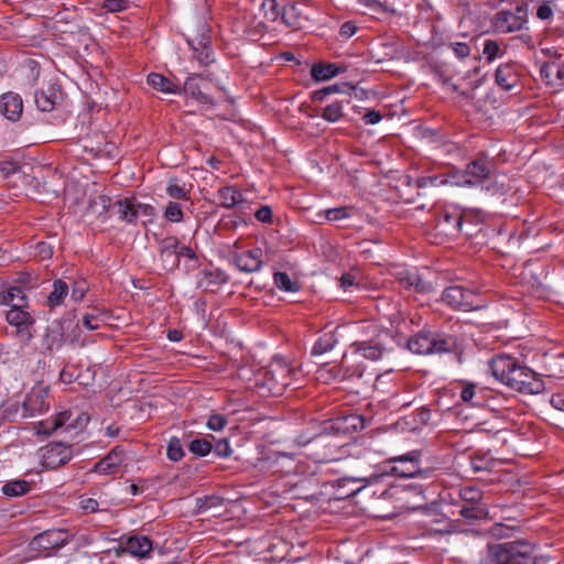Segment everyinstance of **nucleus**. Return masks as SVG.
<instances>
[{"instance_id": "obj_27", "label": "nucleus", "mask_w": 564, "mask_h": 564, "mask_svg": "<svg viewBox=\"0 0 564 564\" xmlns=\"http://www.w3.org/2000/svg\"><path fill=\"white\" fill-rule=\"evenodd\" d=\"M69 294L68 284L58 279L53 282V290L47 296L46 304L51 310L61 306Z\"/></svg>"}, {"instance_id": "obj_18", "label": "nucleus", "mask_w": 564, "mask_h": 564, "mask_svg": "<svg viewBox=\"0 0 564 564\" xmlns=\"http://www.w3.org/2000/svg\"><path fill=\"white\" fill-rule=\"evenodd\" d=\"M187 43L193 48L196 59L202 65H208L214 62V53L210 46L209 35L202 33L193 39H188Z\"/></svg>"}, {"instance_id": "obj_11", "label": "nucleus", "mask_w": 564, "mask_h": 564, "mask_svg": "<svg viewBox=\"0 0 564 564\" xmlns=\"http://www.w3.org/2000/svg\"><path fill=\"white\" fill-rule=\"evenodd\" d=\"M475 293L470 290H466L459 285L447 288L442 293V300L449 306L470 311L476 307Z\"/></svg>"}, {"instance_id": "obj_55", "label": "nucleus", "mask_w": 564, "mask_h": 564, "mask_svg": "<svg viewBox=\"0 0 564 564\" xmlns=\"http://www.w3.org/2000/svg\"><path fill=\"white\" fill-rule=\"evenodd\" d=\"M80 509L86 513H94L98 511L99 503L94 498H82L79 502Z\"/></svg>"}, {"instance_id": "obj_14", "label": "nucleus", "mask_w": 564, "mask_h": 564, "mask_svg": "<svg viewBox=\"0 0 564 564\" xmlns=\"http://www.w3.org/2000/svg\"><path fill=\"white\" fill-rule=\"evenodd\" d=\"M427 347L425 355L455 354L458 349L457 339L447 334H433L431 337L425 335Z\"/></svg>"}, {"instance_id": "obj_7", "label": "nucleus", "mask_w": 564, "mask_h": 564, "mask_svg": "<svg viewBox=\"0 0 564 564\" xmlns=\"http://www.w3.org/2000/svg\"><path fill=\"white\" fill-rule=\"evenodd\" d=\"M68 541L64 530H47L36 535L32 542V549L43 556H48L53 551L63 547Z\"/></svg>"}, {"instance_id": "obj_52", "label": "nucleus", "mask_w": 564, "mask_h": 564, "mask_svg": "<svg viewBox=\"0 0 564 564\" xmlns=\"http://www.w3.org/2000/svg\"><path fill=\"white\" fill-rule=\"evenodd\" d=\"M449 47L459 58H466L470 54V46L465 42H453Z\"/></svg>"}, {"instance_id": "obj_30", "label": "nucleus", "mask_w": 564, "mask_h": 564, "mask_svg": "<svg viewBox=\"0 0 564 564\" xmlns=\"http://www.w3.org/2000/svg\"><path fill=\"white\" fill-rule=\"evenodd\" d=\"M116 214L121 221L132 224L135 221V199L124 198L119 199L113 205Z\"/></svg>"}, {"instance_id": "obj_51", "label": "nucleus", "mask_w": 564, "mask_h": 564, "mask_svg": "<svg viewBox=\"0 0 564 564\" xmlns=\"http://www.w3.org/2000/svg\"><path fill=\"white\" fill-rule=\"evenodd\" d=\"M460 497L469 502H478L480 501L482 494L477 488L466 487L460 490Z\"/></svg>"}, {"instance_id": "obj_40", "label": "nucleus", "mask_w": 564, "mask_h": 564, "mask_svg": "<svg viewBox=\"0 0 564 564\" xmlns=\"http://www.w3.org/2000/svg\"><path fill=\"white\" fill-rule=\"evenodd\" d=\"M322 118L328 122H337L343 117V105L339 101H335L327 105L322 113Z\"/></svg>"}, {"instance_id": "obj_43", "label": "nucleus", "mask_w": 564, "mask_h": 564, "mask_svg": "<svg viewBox=\"0 0 564 564\" xmlns=\"http://www.w3.org/2000/svg\"><path fill=\"white\" fill-rule=\"evenodd\" d=\"M460 399L465 403H469L475 406H478L481 404V401L476 399V386L470 382H467L463 386L462 391H460Z\"/></svg>"}, {"instance_id": "obj_44", "label": "nucleus", "mask_w": 564, "mask_h": 564, "mask_svg": "<svg viewBox=\"0 0 564 564\" xmlns=\"http://www.w3.org/2000/svg\"><path fill=\"white\" fill-rule=\"evenodd\" d=\"M167 457L173 462H178L184 456V451L178 438H171L166 449Z\"/></svg>"}, {"instance_id": "obj_63", "label": "nucleus", "mask_w": 564, "mask_h": 564, "mask_svg": "<svg viewBox=\"0 0 564 564\" xmlns=\"http://www.w3.org/2000/svg\"><path fill=\"white\" fill-rule=\"evenodd\" d=\"M420 340H421V335L419 333L408 341V348L414 354H421L422 345H421Z\"/></svg>"}, {"instance_id": "obj_24", "label": "nucleus", "mask_w": 564, "mask_h": 564, "mask_svg": "<svg viewBox=\"0 0 564 564\" xmlns=\"http://www.w3.org/2000/svg\"><path fill=\"white\" fill-rule=\"evenodd\" d=\"M306 20L307 18L304 17L301 6L291 3L283 7L282 21L285 25L301 29Z\"/></svg>"}, {"instance_id": "obj_39", "label": "nucleus", "mask_w": 564, "mask_h": 564, "mask_svg": "<svg viewBox=\"0 0 564 564\" xmlns=\"http://www.w3.org/2000/svg\"><path fill=\"white\" fill-rule=\"evenodd\" d=\"M425 518H430L429 524L432 522L442 524L436 528H433V527L427 528V522L425 521V532L427 531L429 534L448 532V528H449L448 521L445 518L437 519L433 509L425 508Z\"/></svg>"}, {"instance_id": "obj_33", "label": "nucleus", "mask_w": 564, "mask_h": 564, "mask_svg": "<svg viewBox=\"0 0 564 564\" xmlns=\"http://www.w3.org/2000/svg\"><path fill=\"white\" fill-rule=\"evenodd\" d=\"M354 347L355 354H359L370 360L380 359L383 352V348L379 344H373L371 341L356 343Z\"/></svg>"}, {"instance_id": "obj_64", "label": "nucleus", "mask_w": 564, "mask_h": 564, "mask_svg": "<svg viewBox=\"0 0 564 564\" xmlns=\"http://www.w3.org/2000/svg\"><path fill=\"white\" fill-rule=\"evenodd\" d=\"M550 403H551V405H552L554 409H556V410H560V411H563V412H564V394H562V393L553 394V395L551 397Z\"/></svg>"}, {"instance_id": "obj_45", "label": "nucleus", "mask_w": 564, "mask_h": 564, "mask_svg": "<svg viewBox=\"0 0 564 564\" xmlns=\"http://www.w3.org/2000/svg\"><path fill=\"white\" fill-rule=\"evenodd\" d=\"M189 449L196 455L206 456L212 452V444L204 438H197L191 442Z\"/></svg>"}, {"instance_id": "obj_49", "label": "nucleus", "mask_w": 564, "mask_h": 564, "mask_svg": "<svg viewBox=\"0 0 564 564\" xmlns=\"http://www.w3.org/2000/svg\"><path fill=\"white\" fill-rule=\"evenodd\" d=\"M426 142L432 145V151H437L445 145L444 140L437 135L436 131L430 129H425V143Z\"/></svg>"}, {"instance_id": "obj_59", "label": "nucleus", "mask_w": 564, "mask_h": 564, "mask_svg": "<svg viewBox=\"0 0 564 564\" xmlns=\"http://www.w3.org/2000/svg\"><path fill=\"white\" fill-rule=\"evenodd\" d=\"M482 511L479 507L462 508L460 514L466 519H479L482 516Z\"/></svg>"}, {"instance_id": "obj_41", "label": "nucleus", "mask_w": 564, "mask_h": 564, "mask_svg": "<svg viewBox=\"0 0 564 564\" xmlns=\"http://www.w3.org/2000/svg\"><path fill=\"white\" fill-rule=\"evenodd\" d=\"M261 7L267 20L274 22L279 17L282 18V11L276 0H264Z\"/></svg>"}, {"instance_id": "obj_54", "label": "nucleus", "mask_w": 564, "mask_h": 564, "mask_svg": "<svg viewBox=\"0 0 564 564\" xmlns=\"http://www.w3.org/2000/svg\"><path fill=\"white\" fill-rule=\"evenodd\" d=\"M214 453L219 457H229L232 453L229 442L224 438L220 440L214 447Z\"/></svg>"}, {"instance_id": "obj_9", "label": "nucleus", "mask_w": 564, "mask_h": 564, "mask_svg": "<svg viewBox=\"0 0 564 564\" xmlns=\"http://www.w3.org/2000/svg\"><path fill=\"white\" fill-rule=\"evenodd\" d=\"M527 24V12L518 7L516 11H501L495 15L494 26L500 33L520 31Z\"/></svg>"}, {"instance_id": "obj_16", "label": "nucleus", "mask_w": 564, "mask_h": 564, "mask_svg": "<svg viewBox=\"0 0 564 564\" xmlns=\"http://www.w3.org/2000/svg\"><path fill=\"white\" fill-rule=\"evenodd\" d=\"M0 112L10 121H18L23 112V100L19 94L9 91L0 97Z\"/></svg>"}, {"instance_id": "obj_58", "label": "nucleus", "mask_w": 564, "mask_h": 564, "mask_svg": "<svg viewBox=\"0 0 564 564\" xmlns=\"http://www.w3.org/2000/svg\"><path fill=\"white\" fill-rule=\"evenodd\" d=\"M254 216L259 221L271 223L272 210L269 206H262L256 212Z\"/></svg>"}, {"instance_id": "obj_3", "label": "nucleus", "mask_w": 564, "mask_h": 564, "mask_svg": "<svg viewBox=\"0 0 564 564\" xmlns=\"http://www.w3.org/2000/svg\"><path fill=\"white\" fill-rule=\"evenodd\" d=\"M386 464L391 465L389 474L399 477H414L421 473V453L412 451L404 455L389 458Z\"/></svg>"}, {"instance_id": "obj_31", "label": "nucleus", "mask_w": 564, "mask_h": 564, "mask_svg": "<svg viewBox=\"0 0 564 564\" xmlns=\"http://www.w3.org/2000/svg\"><path fill=\"white\" fill-rule=\"evenodd\" d=\"M166 194L173 199L189 200L191 187H187L186 183L180 178L173 177L167 182Z\"/></svg>"}, {"instance_id": "obj_53", "label": "nucleus", "mask_w": 564, "mask_h": 564, "mask_svg": "<svg viewBox=\"0 0 564 564\" xmlns=\"http://www.w3.org/2000/svg\"><path fill=\"white\" fill-rule=\"evenodd\" d=\"M84 326L89 330H96L100 327L104 321L96 314H86L83 317Z\"/></svg>"}, {"instance_id": "obj_4", "label": "nucleus", "mask_w": 564, "mask_h": 564, "mask_svg": "<svg viewBox=\"0 0 564 564\" xmlns=\"http://www.w3.org/2000/svg\"><path fill=\"white\" fill-rule=\"evenodd\" d=\"M508 387L525 394H535L543 389V382L528 367L518 364L513 376L508 379Z\"/></svg>"}, {"instance_id": "obj_28", "label": "nucleus", "mask_w": 564, "mask_h": 564, "mask_svg": "<svg viewBox=\"0 0 564 564\" xmlns=\"http://www.w3.org/2000/svg\"><path fill=\"white\" fill-rule=\"evenodd\" d=\"M147 83L155 90L165 93V94H180L181 88L174 84L172 80L166 78L165 76L151 73L147 77Z\"/></svg>"}, {"instance_id": "obj_48", "label": "nucleus", "mask_w": 564, "mask_h": 564, "mask_svg": "<svg viewBox=\"0 0 564 564\" xmlns=\"http://www.w3.org/2000/svg\"><path fill=\"white\" fill-rule=\"evenodd\" d=\"M500 52V47L496 41L487 40L484 45L482 54L487 61L492 62Z\"/></svg>"}, {"instance_id": "obj_8", "label": "nucleus", "mask_w": 564, "mask_h": 564, "mask_svg": "<svg viewBox=\"0 0 564 564\" xmlns=\"http://www.w3.org/2000/svg\"><path fill=\"white\" fill-rule=\"evenodd\" d=\"M50 408L48 387L36 386L26 394L22 404V417L42 414Z\"/></svg>"}, {"instance_id": "obj_26", "label": "nucleus", "mask_w": 564, "mask_h": 564, "mask_svg": "<svg viewBox=\"0 0 564 564\" xmlns=\"http://www.w3.org/2000/svg\"><path fill=\"white\" fill-rule=\"evenodd\" d=\"M202 78V75H195L191 76L186 79L184 85V90L195 100L206 104V105H213L214 100L212 96L204 93L202 89V86L197 82V79Z\"/></svg>"}, {"instance_id": "obj_47", "label": "nucleus", "mask_w": 564, "mask_h": 564, "mask_svg": "<svg viewBox=\"0 0 564 564\" xmlns=\"http://www.w3.org/2000/svg\"><path fill=\"white\" fill-rule=\"evenodd\" d=\"M227 425V419L226 416L213 413L209 415L207 421V427L212 431L219 432L224 430V427Z\"/></svg>"}, {"instance_id": "obj_56", "label": "nucleus", "mask_w": 564, "mask_h": 564, "mask_svg": "<svg viewBox=\"0 0 564 564\" xmlns=\"http://www.w3.org/2000/svg\"><path fill=\"white\" fill-rule=\"evenodd\" d=\"M155 214V209L152 205L138 203L135 200V219L141 215L148 218H152Z\"/></svg>"}, {"instance_id": "obj_57", "label": "nucleus", "mask_w": 564, "mask_h": 564, "mask_svg": "<svg viewBox=\"0 0 564 564\" xmlns=\"http://www.w3.org/2000/svg\"><path fill=\"white\" fill-rule=\"evenodd\" d=\"M462 215H451L448 213L444 214V221L448 225V227H452L454 230L459 231L462 227Z\"/></svg>"}, {"instance_id": "obj_13", "label": "nucleus", "mask_w": 564, "mask_h": 564, "mask_svg": "<svg viewBox=\"0 0 564 564\" xmlns=\"http://www.w3.org/2000/svg\"><path fill=\"white\" fill-rule=\"evenodd\" d=\"M25 306L11 307L7 314V322L17 328V334L26 338L31 337L30 327L34 324L33 316L24 310Z\"/></svg>"}, {"instance_id": "obj_20", "label": "nucleus", "mask_w": 564, "mask_h": 564, "mask_svg": "<svg viewBox=\"0 0 564 564\" xmlns=\"http://www.w3.org/2000/svg\"><path fill=\"white\" fill-rule=\"evenodd\" d=\"M70 416L72 413L69 411H62L54 417L35 423L33 425V430L37 435H51L58 429L63 427Z\"/></svg>"}, {"instance_id": "obj_22", "label": "nucleus", "mask_w": 564, "mask_h": 564, "mask_svg": "<svg viewBox=\"0 0 564 564\" xmlns=\"http://www.w3.org/2000/svg\"><path fill=\"white\" fill-rule=\"evenodd\" d=\"M111 204V198L107 195L97 194L90 196L88 200V205L86 208V213L88 215H93L96 218L105 221L107 219V214Z\"/></svg>"}, {"instance_id": "obj_1", "label": "nucleus", "mask_w": 564, "mask_h": 564, "mask_svg": "<svg viewBox=\"0 0 564 564\" xmlns=\"http://www.w3.org/2000/svg\"><path fill=\"white\" fill-rule=\"evenodd\" d=\"M535 544L528 540H514L488 544L479 564H538L533 557Z\"/></svg>"}, {"instance_id": "obj_46", "label": "nucleus", "mask_w": 564, "mask_h": 564, "mask_svg": "<svg viewBox=\"0 0 564 564\" xmlns=\"http://www.w3.org/2000/svg\"><path fill=\"white\" fill-rule=\"evenodd\" d=\"M88 291V284L85 280H77L73 283L70 297L74 302L82 301Z\"/></svg>"}, {"instance_id": "obj_10", "label": "nucleus", "mask_w": 564, "mask_h": 564, "mask_svg": "<svg viewBox=\"0 0 564 564\" xmlns=\"http://www.w3.org/2000/svg\"><path fill=\"white\" fill-rule=\"evenodd\" d=\"M494 163L486 158H478L467 164L464 172V181L458 183L464 186H476L489 178L494 171Z\"/></svg>"}, {"instance_id": "obj_25", "label": "nucleus", "mask_w": 564, "mask_h": 564, "mask_svg": "<svg viewBox=\"0 0 564 564\" xmlns=\"http://www.w3.org/2000/svg\"><path fill=\"white\" fill-rule=\"evenodd\" d=\"M217 198L225 208H232L243 202V195L235 186L227 185L218 189Z\"/></svg>"}, {"instance_id": "obj_23", "label": "nucleus", "mask_w": 564, "mask_h": 564, "mask_svg": "<svg viewBox=\"0 0 564 564\" xmlns=\"http://www.w3.org/2000/svg\"><path fill=\"white\" fill-rule=\"evenodd\" d=\"M496 83L505 90L512 89L518 84V73L513 64L500 65L496 70Z\"/></svg>"}, {"instance_id": "obj_6", "label": "nucleus", "mask_w": 564, "mask_h": 564, "mask_svg": "<svg viewBox=\"0 0 564 564\" xmlns=\"http://www.w3.org/2000/svg\"><path fill=\"white\" fill-rule=\"evenodd\" d=\"M362 370L359 367L350 369L347 366V356L344 355L340 365L324 364L318 367L316 371V378L318 381L329 384L336 381H343L352 376H361Z\"/></svg>"}, {"instance_id": "obj_12", "label": "nucleus", "mask_w": 564, "mask_h": 564, "mask_svg": "<svg viewBox=\"0 0 564 564\" xmlns=\"http://www.w3.org/2000/svg\"><path fill=\"white\" fill-rule=\"evenodd\" d=\"M126 460V451L123 446H115L104 458L99 459L91 471L99 475H115L120 471Z\"/></svg>"}, {"instance_id": "obj_60", "label": "nucleus", "mask_w": 564, "mask_h": 564, "mask_svg": "<svg viewBox=\"0 0 564 564\" xmlns=\"http://www.w3.org/2000/svg\"><path fill=\"white\" fill-rule=\"evenodd\" d=\"M356 31H357L356 24L354 22H351V21H348V22H345L340 26L339 34L344 39H349L352 35H355Z\"/></svg>"}, {"instance_id": "obj_62", "label": "nucleus", "mask_w": 564, "mask_h": 564, "mask_svg": "<svg viewBox=\"0 0 564 564\" xmlns=\"http://www.w3.org/2000/svg\"><path fill=\"white\" fill-rule=\"evenodd\" d=\"M362 119L367 124H376L382 119V116L377 110H370L364 115Z\"/></svg>"}, {"instance_id": "obj_61", "label": "nucleus", "mask_w": 564, "mask_h": 564, "mask_svg": "<svg viewBox=\"0 0 564 564\" xmlns=\"http://www.w3.org/2000/svg\"><path fill=\"white\" fill-rule=\"evenodd\" d=\"M553 15V10L550 2H544L539 6L536 17L541 20H549Z\"/></svg>"}, {"instance_id": "obj_2", "label": "nucleus", "mask_w": 564, "mask_h": 564, "mask_svg": "<svg viewBox=\"0 0 564 564\" xmlns=\"http://www.w3.org/2000/svg\"><path fill=\"white\" fill-rule=\"evenodd\" d=\"M292 369L283 362H273L262 372L261 386L273 395H280L292 383Z\"/></svg>"}, {"instance_id": "obj_21", "label": "nucleus", "mask_w": 564, "mask_h": 564, "mask_svg": "<svg viewBox=\"0 0 564 564\" xmlns=\"http://www.w3.org/2000/svg\"><path fill=\"white\" fill-rule=\"evenodd\" d=\"M59 97V90L55 86H50L47 89L37 90L34 95V101L39 110L52 111L57 105Z\"/></svg>"}, {"instance_id": "obj_19", "label": "nucleus", "mask_w": 564, "mask_h": 564, "mask_svg": "<svg viewBox=\"0 0 564 564\" xmlns=\"http://www.w3.org/2000/svg\"><path fill=\"white\" fill-rule=\"evenodd\" d=\"M152 551V541L144 535L129 536L122 543V552H127L135 557H145Z\"/></svg>"}, {"instance_id": "obj_32", "label": "nucleus", "mask_w": 564, "mask_h": 564, "mask_svg": "<svg viewBox=\"0 0 564 564\" xmlns=\"http://www.w3.org/2000/svg\"><path fill=\"white\" fill-rule=\"evenodd\" d=\"M25 302L26 296L20 286H12L0 296V304L9 305L10 308L15 304L18 306H25Z\"/></svg>"}, {"instance_id": "obj_35", "label": "nucleus", "mask_w": 564, "mask_h": 564, "mask_svg": "<svg viewBox=\"0 0 564 564\" xmlns=\"http://www.w3.org/2000/svg\"><path fill=\"white\" fill-rule=\"evenodd\" d=\"M356 212L354 206H338L323 212L325 219L329 223L341 221L350 218Z\"/></svg>"}, {"instance_id": "obj_29", "label": "nucleus", "mask_w": 564, "mask_h": 564, "mask_svg": "<svg viewBox=\"0 0 564 564\" xmlns=\"http://www.w3.org/2000/svg\"><path fill=\"white\" fill-rule=\"evenodd\" d=\"M161 254H177L181 257H186L188 259H194L196 257L194 250L191 247L180 246L178 240L174 237L166 238L163 241Z\"/></svg>"}, {"instance_id": "obj_38", "label": "nucleus", "mask_w": 564, "mask_h": 564, "mask_svg": "<svg viewBox=\"0 0 564 564\" xmlns=\"http://www.w3.org/2000/svg\"><path fill=\"white\" fill-rule=\"evenodd\" d=\"M29 490L30 484L26 480H12L2 486V494L8 497H20Z\"/></svg>"}, {"instance_id": "obj_42", "label": "nucleus", "mask_w": 564, "mask_h": 564, "mask_svg": "<svg viewBox=\"0 0 564 564\" xmlns=\"http://www.w3.org/2000/svg\"><path fill=\"white\" fill-rule=\"evenodd\" d=\"M164 217L171 223H181L184 218L181 205L176 202H169L164 212Z\"/></svg>"}, {"instance_id": "obj_17", "label": "nucleus", "mask_w": 564, "mask_h": 564, "mask_svg": "<svg viewBox=\"0 0 564 564\" xmlns=\"http://www.w3.org/2000/svg\"><path fill=\"white\" fill-rule=\"evenodd\" d=\"M234 261L240 271L256 272L262 265V250L253 248L243 252H235Z\"/></svg>"}, {"instance_id": "obj_34", "label": "nucleus", "mask_w": 564, "mask_h": 564, "mask_svg": "<svg viewBox=\"0 0 564 564\" xmlns=\"http://www.w3.org/2000/svg\"><path fill=\"white\" fill-rule=\"evenodd\" d=\"M338 74V67L335 64H314L311 69V76L316 82L329 80Z\"/></svg>"}, {"instance_id": "obj_15", "label": "nucleus", "mask_w": 564, "mask_h": 564, "mask_svg": "<svg viewBox=\"0 0 564 564\" xmlns=\"http://www.w3.org/2000/svg\"><path fill=\"white\" fill-rule=\"evenodd\" d=\"M518 361L516 358L499 355L494 357L489 362V368L492 376L503 384L508 386V379H511L513 372L518 366Z\"/></svg>"}, {"instance_id": "obj_36", "label": "nucleus", "mask_w": 564, "mask_h": 564, "mask_svg": "<svg viewBox=\"0 0 564 564\" xmlns=\"http://www.w3.org/2000/svg\"><path fill=\"white\" fill-rule=\"evenodd\" d=\"M337 341L338 340L333 332L325 333L315 341L312 348V354L323 355L332 350L336 346Z\"/></svg>"}, {"instance_id": "obj_50", "label": "nucleus", "mask_w": 564, "mask_h": 564, "mask_svg": "<svg viewBox=\"0 0 564 564\" xmlns=\"http://www.w3.org/2000/svg\"><path fill=\"white\" fill-rule=\"evenodd\" d=\"M128 0H105L102 8L109 12H121L128 8Z\"/></svg>"}, {"instance_id": "obj_5", "label": "nucleus", "mask_w": 564, "mask_h": 564, "mask_svg": "<svg viewBox=\"0 0 564 564\" xmlns=\"http://www.w3.org/2000/svg\"><path fill=\"white\" fill-rule=\"evenodd\" d=\"M72 457V447L63 443H51L40 449V460L46 469H56L67 464Z\"/></svg>"}, {"instance_id": "obj_37", "label": "nucleus", "mask_w": 564, "mask_h": 564, "mask_svg": "<svg viewBox=\"0 0 564 564\" xmlns=\"http://www.w3.org/2000/svg\"><path fill=\"white\" fill-rule=\"evenodd\" d=\"M275 286L284 292L295 293L300 291L301 285L299 282L292 281L288 273L275 272L273 275Z\"/></svg>"}]
</instances>
